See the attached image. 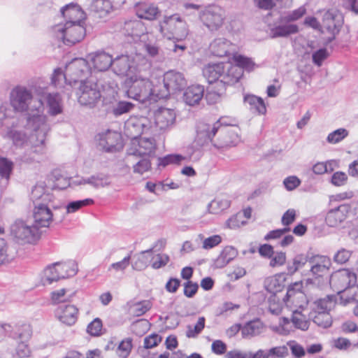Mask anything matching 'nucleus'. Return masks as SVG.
I'll use <instances>...</instances> for the list:
<instances>
[{"instance_id": "obj_50", "label": "nucleus", "mask_w": 358, "mask_h": 358, "mask_svg": "<svg viewBox=\"0 0 358 358\" xmlns=\"http://www.w3.org/2000/svg\"><path fill=\"white\" fill-rule=\"evenodd\" d=\"M134 104L129 101H120L112 106L111 113L115 117L131 112L134 108Z\"/></svg>"}, {"instance_id": "obj_46", "label": "nucleus", "mask_w": 358, "mask_h": 358, "mask_svg": "<svg viewBox=\"0 0 358 358\" xmlns=\"http://www.w3.org/2000/svg\"><path fill=\"white\" fill-rule=\"evenodd\" d=\"M334 302L329 296L320 299L313 302L310 308V312L317 313H329Z\"/></svg>"}, {"instance_id": "obj_43", "label": "nucleus", "mask_w": 358, "mask_h": 358, "mask_svg": "<svg viewBox=\"0 0 358 358\" xmlns=\"http://www.w3.org/2000/svg\"><path fill=\"white\" fill-rule=\"evenodd\" d=\"M112 9V5L109 0H93L91 4V10L99 17H105Z\"/></svg>"}, {"instance_id": "obj_45", "label": "nucleus", "mask_w": 358, "mask_h": 358, "mask_svg": "<svg viewBox=\"0 0 358 358\" xmlns=\"http://www.w3.org/2000/svg\"><path fill=\"white\" fill-rule=\"evenodd\" d=\"M230 206V201L226 197H217L208 205L210 213L217 214Z\"/></svg>"}, {"instance_id": "obj_52", "label": "nucleus", "mask_w": 358, "mask_h": 358, "mask_svg": "<svg viewBox=\"0 0 358 358\" xmlns=\"http://www.w3.org/2000/svg\"><path fill=\"white\" fill-rule=\"evenodd\" d=\"M32 336V328L29 324L19 326L15 333V338L19 341L29 342Z\"/></svg>"}, {"instance_id": "obj_15", "label": "nucleus", "mask_w": 358, "mask_h": 358, "mask_svg": "<svg viewBox=\"0 0 358 358\" xmlns=\"http://www.w3.org/2000/svg\"><path fill=\"white\" fill-rule=\"evenodd\" d=\"M300 287L299 283H295L294 287L288 289L286 296L283 298L284 303L291 312L310 310L307 297L299 290Z\"/></svg>"}, {"instance_id": "obj_35", "label": "nucleus", "mask_w": 358, "mask_h": 358, "mask_svg": "<svg viewBox=\"0 0 358 358\" xmlns=\"http://www.w3.org/2000/svg\"><path fill=\"white\" fill-rule=\"evenodd\" d=\"M144 38L145 41L142 42L144 43V49L147 54L154 58L160 56L162 50L159 44V41L156 39L155 34L150 32L148 36H144Z\"/></svg>"}, {"instance_id": "obj_54", "label": "nucleus", "mask_w": 358, "mask_h": 358, "mask_svg": "<svg viewBox=\"0 0 358 358\" xmlns=\"http://www.w3.org/2000/svg\"><path fill=\"white\" fill-rule=\"evenodd\" d=\"M13 167V164L11 161L6 158L0 159V177L4 180L5 185L8 183Z\"/></svg>"}, {"instance_id": "obj_2", "label": "nucleus", "mask_w": 358, "mask_h": 358, "mask_svg": "<svg viewBox=\"0 0 358 358\" xmlns=\"http://www.w3.org/2000/svg\"><path fill=\"white\" fill-rule=\"evenodd\" d=\"M239 131L238 127L228 125L222 118L212 124H200L193 147L199 149L211 143L218 150L227 149L240 142Z\"/></svg>"}, {"instance_id": "obj_29", "label": "nucleus", "mask_w": 358, "mask_h": 358, "mask_svg": "<svg viewBox=\"0 0 358 358\" xmlns=\"http://www.w3.org/2000/svg\"><path fill=\"white\" fill-rule=\"evenodd\" d=\"M204 94V87L200 85L189 86L183 93L182 99L189 106H194L199 103Z\"/></svg>"}, {"instance_id": "obj_40", "label": "nucleus", "mask_w": 358, "mask_h": 358, "mask_svg": "<svg viewBox=\"0 0 358 358\" xmlns=\"http://www.w3.org/2000/svg\"><path fill=\"white\" fill-rule=\"evenodd\" d=\"M152 249H150L136 255L131 263L132 268L137 271L145 269L152 259Z\"/></svg>"}, {"instance_id": "obj_61", "label": "nucleus", "mask_w": 358, "mask_h": 358, "mask_svg": "<svg viewBox=\"0 0 358 358\" xmlns=\"http://www.w3.org/2000/svg\"><path fill=\"white\" fill-rule=\"evenodd\" d=\"M247 221L243 220V215L239 213L231 217L226 222V225L231 229H236L246 224Z\"/></svg>"}, {"instance_id": "obj_48", "label": "nucleus", "mask_w": 358, "mask_h": 358, "mask_svg": "<svg viewBox=\"0 0 358 358\" xmlns=\"http://www.w3.org/2000/svg\"><path fill=\"white\" fill-rule=\"evenodd\" d=\"M86 179L87 185L96 189L105 187L110 184L108 176L102 173L92 175L86 177Z\"/></svg>"}, {"instance_id": "obj_32", "label": "nucleus", "mask_w": 358, "mask_h": 358, "mask_svg": "<svg viewBox=\"0 0 358 358\" xmlns=\"http://www.w3.org/2000/svg\"><path fill=\"white\" fill-rule=\"evenodd\" d=\"M338 17H339V15L336 12L326 11L322 17V30L326 29L328 33L335 34L340 27V21Z\"/></svg>"}, {"instance_id": "obj_17", "label": "nucleus", "mask_w": 358, "mask_h": 358, "mask_svg": "<svg viewBox=\"0 0 358 358\" xmlns=\"http://www.w3.org/2000/svg\"><path fill=\"white\" fill-rule=\"evenodd\" d=\"M36 94L45 105L47 112L50 116H57L63 113V100L58 92H46L42 88L36 90Z\"/></svg>"}, {"instance_id": "obj_57", "label": "nucleus", "mask_w": 358, "mask_h": 358, "mask_svg": "<svg viewBox=\"0 0 358 358\" xmlns=\"http://www.w3.org/2000/svg\"><path fill=\"white\" fill-rule=\"evenodd\" d=\"M132 349V340L127 338L122 340L117 349V354L120 358H127L131 353Z\"/></svg>"}, {"instance_id": "obj_10", "label": "nucleus", "mask_w": 358, "mask_h": 358, "mask_svg": "<svg viewBox=\"0 0 358 358\" xmlns=\"http://www.w3.org/2000/svg\"><path fill=\"white\" fill-rule=\"evenodd\" d=\"M10 236L20 245L33 244L38 239V230L34 224L23 220H15L10 228Z\"/></svg>"}, {"instance_id": "obj_47", "label": "nucleus", "mask_w": 358, "mask_h": 358, "mask_svg": "<svg viewBox=\"0 0 358 358\" xmlns=\"http://www.w3.org/2000/svg\"><path fill=\"white\" fill-rule=\"evenodd\" d=\"M308 262H309V259L307 255L303 254L296 255L292 262L287 264V269L288 274L293 275L298 270L302 268Z\"/></svg>"}, {"instance_id": "obj_49", "label": "nucleus", "mask_w": 358, "mask_h": 358, "mask_svg": "<svg viewBox=\"0 0 358 358\" xmlns=\"http://www.w3.org/2000/svg\"><path fill=\"white\" fill-rule=\"evenodd\" d=\"M60 279L61 277L53 264L48 266L43 271L41 280L45 285H50L53 282L58 281Z\"/></svg>"}, {"instance_id": "obj_62", "label": "nucleus", "mask_w": 358, "mask_h": 358, "mask_svg": "<svg viewBox=\"0 0 358 358\" xmlns=\"http://www.w3.org/2000/svg\"><path fill=\"white\" fill-rule=\"evenodd\" d=\"M130 255L125 257L122 260L111 264L108 268V271H114L115 273H123L130 264Z\"/></svg>"}, {"instance_id": "obj_25", "label": "nucleus", "mask_w": 358, "mask_h": 358, "mask_svg": "<svg viewBox=\"0 0 358 358\" xmlns=\"http://www.w3.org/2000/svg\"><path fill=\"white\" fill-rule=\"evenodd\" d=\"M299 31L297 24L283 21L281 16L278 22L271 28L270 34L272 38L287 37L289 35L297 34Z\"/></svg>"}, {"instance_id": "obj_60", "label": "nucleus", "mask_w": 358, "mask_h": 358, "mask_svg": "<svg viewBox=\"0 0 358 358\" xmlns=\"http://www.w3.org/2000/svg\"><path fill=\"white\" fill-rule=\"evenodd\" d=\"M282 310V303L280 301V299L273 295L268 299V310L273 315H279Z\"/></svg>"}, {"instance_id": "obj_56", "label": "nucleus", "mask_w": 358, "mask_h": 358, "mask_svg": "<svg viewBox=\"0 0 358 358\" xmlns=\"http://www.w3.org/2000/svg\"><path fill=\"white\" fill-rule=\"evenodd\" d=\"M306 13V6H301L298 8L289 11L285 15L282 16V20L286 22H292L301 19Z\"/></svg>"}, {"instance_id": "obj_4", "label": "nucleus", "mask_w": 358, "mask_h": 358, "mask_svg": "<svg viewBox=\"0 0 358 358\" xmlns=\"http://www.w3.org/2000/svg\"><path fill=\"white\" fill-rule=\"evenodd\" d=\"M203 74L210 83L220 80L229 85L236 83L242 77L241 69L229 62L208 64L203 68Z\"/></svg>"}, {"instance_id": "obj_31", "label": "nucleus", "mask_w": 358, "mask_h": 358, "mask_svg": "<svg viewBox=\"0 0 358 358\" xmlns=\"http://www.w3.org/2000/svg\"><path fill=\"white\" fill-rule=\"evenodd\" d=\"M120 140V134L108 130L105 133L99 134V144L106 151H112Z\"/></svg>"}, {"instance_id": "obj_51", "label": "nucleus", "mask_w": 358, "mask_h": 358, "mask_svg": "<svg viewBox=\"0 0 358 358\" xmlns=\"http://www.w3.org/2000/svg\"><path fill=\"white\" fill-rule=\"evenodd\" d=\"M311 320L317 326L322 328H328L331 325L332 320L329 313L310 312Z\"/></svg>"}, {"instance_id": "obj_42", "label": "nucleus", "mask_w": 358, "mask_h": 358, "mask_svg": "<svg viewBox=\"0 0 358 358\" xmlns=\"http://www.w3.org/2000/svg\"><path fill=\"white\" fill-rule=\"evenodd\" d=\"M51 83L55 87L64 88L66 91L69 90L67 87H71L69 85V77L66 76V69L64 72L61 69H55L51 78Z\"/></svg>"}, {"instance_id": "obj_30", "label": "nucleus", "mask_w": 358, "mask_h": 358, "mask_svg": "<svg viewBox=\"0 0 358 358\" xmlns=\"http://www.w3.org/2000/svg\"><path fill=\"white\" fill-rule=\"evenodd\" d=\"M52 195L50 193L48 188L43 182L37 183L31 189V199L34 204L48 203L52 200Z\"/></svg>"}, {"instance_id": "obj_9", "label": "nucleus", "mask_w": 358, "mask_h": 358, "mask_svg": "<svg viewBox=\"0 0 358 358\" xmlns=\"http://www.w3.org/2000/svg\"><path fill=\"white\" fill-rule=\"evenodd\" d=\"M56 37L63 41L67 45H72L80 42L86 34L84 22H62L53 28Z\"/></svg>"}, {"instance_id": "obj_24", "label": "nucleus", "mask_w": 358, "mask_h": 358, "mask_svg": "<svg viewBox=\"0 0 358 358\" xmlns=\"http://www.w3.org/2000/svg\"><path fill=\"white\" fill-rule=\"evenodd\" d=\"M61 15L64 22L82 23L85 19V14L77 4L70 3L61 8Z\"/></svg>"}, {"instance_id": "obj_5", "label": "nucleus", "mask_w": 358, "mask_h": 358, "mask_svg": "<svg viewBox=\"0 0 358 358\" xmlns=\"http://www.w3.org/2000/svg\"><path fill=\"white\" fill-rule=\"evenodd\" d=\"M149 67L150 64L146 59L138 54L121 55L112 61L114 73L118 76H127L128 78Z\"/></svg>"}, {"instance_id": "obj_38", "label": "nucleus", "mask_w": 358, "mask_h": 358, "mask_svg": "<svg viewBox=\"0 0 358 358\" xmlns=\"http://www.w3.org/2000/svg\"><path fill=\"white\" fill-rule=\"evenodd\" d=\"M245 104H248L250 110L253 113L264 115L266 112V108L263 99L255 95H246L244 97Z\"/></svg>"}, {"instance_id": "obj_37", "label": "nucleus", "mask_w": 358, "mask_h": 358, "mask_svg": "<svg viewBox=\"0 0 358 358\" xmlns=\"http://www.w3.org/2000/svg\"><path fill=\"white\" fill-rule=\"evenodd\" d=\"M238 255L237 250L232 246L225 247L215 260L217 268H223Z\"/></svg>"}, {"instance_id": "obj_53", "label": "nucleus", "mask_w": 358, "mask_h": 358, "mask_svg": "<svg viewBox=\"0 0 358 358\" xmlns=\"http://www.w3.org/2000/svg\"><path fill=\"white\" fill-rule=\"evenodd\" d=\"M349 131L345 128L337 129L329 133L327 137V141L330 144H337L348 137Z\"/></svg>"}, {"instance_id": "obj_3", "label": "nucleus", "mask_w": 358, "mask_h": 358, "mask_svg": "<svg viewBox=\"0 0 358 358\" xmlns=\"http://www.w3.org/2000/svg\"><path fill=\"white\" fill-rule=\"evenodd\" d=\"M142 72H137L127 78V96L143 103L155 102L159 99L156 91L158 87L155 80L156 76L152 75L150 79H146L142 75Z\"/></svg>"}, {"instance_id": "obj_28", "label": "nucleus", "mask_w": 358, "mask_h": 358, "mask_svg": "<svg viewBox=\"0 0 358 358\" xmlns=\"http://www.w3.org/2000/svg\"><path fill=\"white\" fill-rule=\"evenodd\" d=\"M124 29L126 34L131 36L134 41H145L144 36H148L150 33L145 32L146 28L143 23L140 20H132L127 22Z\"/></svg>"}, {"instance_id": "obj_18", "label": "nucleus", "mask_w": 358, "mask_h": 358, "mask_svg": "<svg viewBox=\"0 0 358 358\" xmlns=\"http://www.w3.org/2000/svg\"><path fill=\"white\" fill-rule=\"evenodd\" d=\"M176 114L173 109L159 108L155 112V124L152 132H164L170 129L174 124Z\"/></svg>"}, {"instance_id": "obj_39", "label": "nucleus", "mask_w": 358, "mask_h": 358, "mask_svg": "<svg viewBox=\"0 0 358 358\" xmlns=\"http://www.w3.org/2000/svg\"><path fill=\"white\" fill-rule=\"evenodd\" d=\"M61 279L74 276L78 272L77 264L73 261L53 264Z\"/></svg>"}, {"instance_id": "obj_26", "label": "nucleus", "mask_w": 358, "mask_h": 358, "mask_svg": "<svg viewBox=\"0 0 358 358\" xmlns=\"http://www.w3.org/2000/svg\"><path fill=\"white\" fill-rule=\"evenodd\" d=\"M78 308L73 305L60 306L56 310L58 320L66 325L71 326L76 323L78 318Z\"/></svg>"}, {"instance_id": "obj_22", "label": "nucleus", "mask_w": 358, "mask_h": 358, "mask_svg": "<svg viewBox=\"0 0 358 358\" xmlns=\"http://www.w3.org/2000/svg\"><path fill=\"white\" fill-rule=\"evenodd\" d=\"M350 213L349 204H342L337 208L331 209L327 213L325 222L330 227H338Z\"/></svg>"}, {"instance_id": "obj_23", "label": "nucleus", "mask_w": 358, "mask_h": 358, "mask_svg": "<svg viewBox=\"0 0 358 358\" xmlns=\"http://www.w3.org/2000/svg\"><path fill=\"white\" fill-rule=\"evenodd\" d=\"M310 264V272L316 278L322 277L328 273L331 261L329 257L324 255H315L309 259Z\"/></svg>"}, {"instance_id": "obj_20", "label": "nucleus", "mask_w": 358, "mask_h": 358, "mask_svg": "<svg viewBox=\"0 0 358 358\" xmlns=\"http://www.w3.org/2000/svg\"><path fill=\"white\" fill-rule=\"evenodd\" d=\"M34 224L40 227H48L53 219L51 210L44 203H36L33 211Z\"/></svg>"}, {"instance_id": "obj_41", "label": "nucleus", "mask_w": 358, "mask_h": 358, "mask_svg": "<svg viewBox=\"0 0 358 358\" xmlns=\"http://www.w3.org/2000/svg\"><path fill=\"white\" fill-rule=\"evenodd\" d=\"M233 60L236 63L234 66L238 67L242 73L243 70L252 71L258 66L251 58L236 52L233 55Z\"/></svg>"}, {"instance_id": "obj_19", "label": "nucleus", "mask_w": 358, "mask_h": 358, "mask_svg": "<svg viewBox=\"0 0 358 358\" xmlns=\"http://www.w3.org/2000/svg\"><path fill=\"white\" fill-rule=\"evenodd\" d=\"M155 141L152 138H136L131 140L128 154L131 156H148L155 150Z\"/></svg>"}, {"instance_id": "obj_21", "label": "nucleus", "mask_w": 358, "mask_h": 358, "mask_svg": "<svg viewBox=\"0 0 358 358\" xmlns=\"http://www.w3.org/2000/svg\"><path fill=\"white\" fill-rule=\"evenodd\" d=\"M210 51L217 57L234 55L236 50V45L223 37L215 38L210 44Z\"/></svg>"}, {"instance_id": "obj_12", "label": "nucleus", "mask_w": 358, "mask_h": 358, "mask_svg": "<svg viewBox=\"0 0 358 358\" xmlns=\"http://www.w3.org/2000/svg\"><path fill=\"white\" fill-rule=\"evenodd\" d=\"M199 17L210 31H215L222 27L225 12L217 5H210L200 11Z\"/></svg>"}, {"instance_id": "obj_34", "label": "nucleus", "mask_w": 358, "mask_h": 358, "mask_svg": "<svg viewBox=\"0 0 358 358\" xmlns=\"http://www.w3.org/2000/svg\"><path fill=\"white\" fill-rule=\"evenodd\" d=\"M265 330V325L260 320L257 319L247 322L242 328L241 332L244 338H252L260 335Z\"/></svg>"}, {"instance_id": "obj_63", "label": "nucleus", "mask_w": 358, "mask_h": 358, "mask_svg": "<svg viewBox=\"0 0 358 358\" xmlns=\"http://www.w3.org/2000/svg\"><path fill=\"white\" fill-rule=\"evenodd\" d=\"M282 275H279L268 278L264 282L266 289L270 292L280 290L281 285L279 283L278 279L282 278Z\"/></svg>"}, {"instance_id": "obj_16", "label": "nucleus", "mask_w": 358, "mask_h": 358, "mask_svg": "<svg viewBox=\"0 0 358 358\" xmlns=\"http://www.w3.org/2000/svg\"><path fill=\"white\" fill-rule=\"evenodd\" d=\"M152 129L151 121L144 116H131L124 124L125 133L131 140Z\"/></svg>"}, {"instance_id": "obj_44", "label": "nucleus", "mask_w": 358, "mask_h": 358, "mask_svg": "<svg viewBox=\"0 0 358 358\" xmlns=\"http://www.w3.org/2000/svg\"><path fill=\"white\" fill-rule=\"evenodd\" d=\"M222 241L220 235H213L208 238H205L204 235L199 234L195 238V243L197 244L202 243V248L204 250H210L218 245Z\"/></svg>"}, {"instance_id": "obj_11", "label": "nucleus", "mask_w": 358, "mask_h": 358, "mask_svg": "<svg viewBox=\"0 0 358 358\" xmlns=\"http://www.w3.org/2000/svg\"><path fill=\"white\" fill-rule=\"evenodd\" d=\"M78 102L83 106L93 107L101 96L99 84L91 77L81 81L77 92Z\"/></svg>"}, {"instance_id": "obj_6", "label": "nucleus", "mask_w": 358, "mask_h": 358, "mask_svg": "<svg viewBox=\"0 0 358 358\" xmlns=\"http://www.w3.org/2000/svg\"><path fill=\"white\" fill-rule=\"evenodd\" d=\"M155 80L158 84L156 91L159 99L181 91L187 84L184 74L175 70L168 71L163 77L156 76Z\"/></svg>"}, {"instance_id": "obj_27", "label": "nucleus", "mask_w": 358, "mask_h": 358, "mask_svg": "<svg viewBox=\"0 0 358 358\" xmlns=\"http://www.w3.org/2000/svg\"><path fill=\"white\" fill-rule=\"evenodd\" d=\"M94 70L103 71L112 66V57L105 52H96L87 56Z\"/></svg>"}, {"instance_id": "obj_13", "label": "nucleus", "mask_w": 358, "mask_h": 358, "mask_svg": "<svg viewBox=\"0 0 358 358\" xmlns=\"http://www.w3.org/2000/svg\"><path fill=\"white\" fill-rule=\"evenodd\" d=\"M34 134L30 138L23 129L18 128L16 125L12 124L7 127L5 137L12 142L13 146L15 149H22L31 143L34 147H38L43 144L37 143V136L35 131L31 129Z\"/></svg>"}, {"instance_id": "obj_58", "label": "nucleus", "mask_w": 358, "mask_h": 358, "mask_svg": "<svg viewBox=\"0 0 358 358\" xmlns=\"http://www.w3.org/2000/svg\"><path fill=\"white\" fill-rule=\"evenodd\" d=\"M204 327L205 318L203 317H201L199 318L196 324L194 327H192L191 325L187 326L186 336L188 338L196 337L202 331Z\"/></svg>"}, {"instance_id": "obj_55", "label": "nucleus", "mask_w": 358, "mask_h": 358, "mask_svg": "<svg viewBox=\"0 0 358 358\" xmlns=\"http://www.w3.org/2000/svg\"><path fill=\"white\" fill-rule=\"evenodd\" d=\"M94 203L92 199L74 201L69 203L66 207V213H74L83 207L90 206Z\"/></svg>"}, {"instance_id": "obj_1", "label": "nucleus", "mask_w": 358, "mask_h": 358, "mask_svg": "<svg viewBox=\"0 0 358 358\" xmlns=\"http://www.w3.org/2000/svg\"><path fill=\"white\" fill-rule=\"evenodd\" d=\"M34 95L31 90L18 85L10 93V103L15 112L28 111L26 128L36 132L37 143L43 144L50 129L47 115L43 114V102L38 99L33 102Z\"/></svg>"}, {"instance_id": "obj_59", "label": "nucleus", "mask_w": 358, "mask_h": 358, "mask_svg": "<svg viewBox=\"0 0 358 358\" xmlns=\"http://www.w3.org/2000/svg\"><path fill=\"white\" fill-rule=\"evenodd\" d=\"M185 159L186 157L181 155H168L159 158V165L166 166L169 164H178Z\"/></svg>"}, {"instance_id": "obj_8", "label": "nucleus", "mask_w": 358, "mask_h": 358, "mask_svg": "<svg viewBox=\"0 0 358 358\" xmlns=\"http://www.w3.org/2000/svg\"><path fill=\"white\" fill-rule=\"evenodd\" d=\"M157 31L169 40H182L187 35L186 23L178 14L165 17L159 23Z\"/></svg>"}, {"instance_id": "obj_14", "label": "nucleus", "mask_w": 358, "mask_h": 358, "mask_svg": "<svg viewBox=\"0 0 358 358\" xmlns=\"http://www.w3.org/2000/svg\"><path fill=\"white\" fill-rule=\"evenodd\" d=\"M66 76L69 77V85L84 81L91 73L88 62L83 58H76L66 66Z\"/></svg>"}, {"instance_id": "obj_36", "label": "nucleus", "mask_w": 358, "mask_h": 358, "mask_svg": "<svg viewBox=\"0 0 358 358\" xmlns=\"http://www.w3.org/2000/svg\"><path fill=\"white\" fill-rule=\"evenodd\" d=\"M136 14L139 18L148 20H155L160 14L157 6L151 3H141L136 8Z\"/></svg>"}, {"instance_id": "obj_7", "label": "nucleus", "mask_w": 358, "mask_h": 358, "mask_svg": "<svg viewBox=\"0 0 358 358\" xmlns=\"http://www.w3.org/2000/svg\"><path fill=\"white\" fill-rule=\"evenodd\" d=\"M357 275L349 269H340L333 273L330 278V285L332 289L341 295V300L344 305L351 303L355 299L353 294L345 296V292L356 283Z\"/></svg>"}, {"instance_id": "obj_33", "label": "nucleus", "mask_w": 358, "mask_h": 358, "mask_svg": "<svg viewBox=\"0 0 358 358\" xmlns=\"http://www.w3.org/2000/svg\"><path fill=\"white\" fill-rule=\"evenodd\" d=\"M292 313V323L294 327L302 331L307 330L311 320L310 310H295Z\"/></svg>"}, {"instance_id": "obj_64", "label": "nucleus", "mask_w": 358, "mask_h": 358, "mask_svg": "<svg viewBox=\"0 0 358 358\" xmlns=\"http://www.w3.org/2000/svg\"><path fill=\"white\" fill-rule=\"evenodd\" d=\"M133 168L134 173L142 175L150 169L151 163L148 158L143 157L134 165Z\"/></svg>"}]
</instances>
